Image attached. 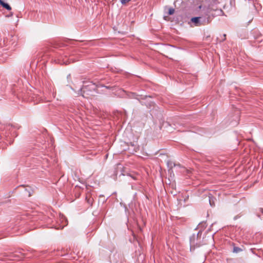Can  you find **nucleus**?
I'll return each instance as SVG.
<instances>
[{
    "label": "nucleus",
    "mask_w": 263,
    "mask_h": 263,
    "mask_svg": "<svg viewBox=\"0 0 263 263\" xmlns=\"http://www.w3.org/2000/svg\"><path fill=\"white\" fill-rule=\"evenodd\" d=\"M209 202H210V204L211 206H213L214 205V203H212V201H211V199L210 198L209 199Z\"/></svg>",
    "instance_id": "obj_13"
},
{
    "label": "nucleus",
    "mask_w": 263,
    "mask_h": 263,
    "mask_svg": "<svg viewBox=\"0 0 263 263\" xmlns=\"http://www.w3.org/2000/svg\"><path fill=\"white\" fill-rule=\"evenodd\" d=\"M10 15L11 16L13 15V13L12 12H11Z\"/></svg>",
    "instance_id": "obj_17"
},
{
    "label": "nucleus",
    "mask_w": 263,
    "mask_h": 263,
    "mask_svg": "<svg viewBox=\"0 0 263 263\" xmlns=\"http://www.w3.org/2000/svg\"><path fill=\"white\" fill-rule=\"evenodd\" d=\"M175 10L173 8H170L168 10V14L172 15L174 13Z\"/></svg>",
    "instance_id": "obj_11"
},
{
    "label": "nucleus",
    "mask_w": 263,
    "mask_h": 263,
    "mask_svg": "<svg viewBox=\"0 0 263 263\" xmlns=\"http://www.w3.org/2000/svg\"><path fill=\"white\" fill-rule=\"evenodd\" d=\"M232 246H233L232 252L234 253H238L243 251V246L242 248L236 247L234 243H232Z\"/></svg>",
    "instance_id": "obj_7"
},
{
    "label": "nucleus",
    "mask_w": 263,
    "mask_h": 263,
    "mask_svg": "<svg viewBox=\"0 0 263 263\" xmlns=\"http://www.w3.org/2000/svg\"><path fill=\"white\" fill-rule=\"evenodd\" d=\"M6 129L10 132V134L13 137H16L17 136L16 131L14 130V127L10 124L7 125L6 126Z\"/></svg>",
    "instance_id": "obj_5"
},
{
    "label": "nucleus",
    "mask_w": 263,
    "mask_h": 263,
    "mask_svg": "<svg viewBox=\"0 0 263 263\" xmlns=\"http://www.w3.org/2000/svg\"><path fill=\"white\" fill-rule=\"evenodd\" d=\"M201 7H202V6H199V8L200 9H201Z\"/></svg>",
    "instance_id": "obj_16"
},
{
    "label": "nucleus",
    "mask_w": 263,
    "mask_h": 263,
    "mask_svg": "<svg viewBox=\"0 0 263 263\" xmlns=\"http://www.w3.org/2000/svg\"><path fill=\"white\" fill-rule=\"evenodd\" d=\"M260 211H261V212L262 213H263V209L260 208Z\"/></svg>",
    "instance_id": "obj_14"
},
{
    "label": "nucleus",
    "mask_w": 263,
    "mask_h": 263,
    "mask_svg": "<svg viewBox=\"0 0 263 263\" xmlns=\"http://www.w3.org/2000/svg\"><path fill=\"white\" fill-rule=\"evenodd\" d=\"M170 126H171V125L169 123H165V127L168 128L167 131L169 132H172V129L169 128Z\"/></svg>",
    "instance_id": "obj_9"
},
{
    "label": "nucleus",
    "mask_w": 263,
    "mask_h": 263,
    "mask_svg": "<svg viewBox=\"0 0 263 263\" xmlns=\"http://www.w3.org/2000/svg\"><path fill=\"white\" fill-rule=\"evenodd\" d=\"M86 199H87V201L89 203H92V199H91L90 198L87 199V197H86Z\"/></svg>",
    "instance_id": "obj_12"
},
{
    "label": "nucleus",
    "mask_w": 263,
    "mask_h": 263,
    "mask_svg": "<svg viewBox=\"0 0 263 263\" xmlns=\"http://www.w3.org/2000/svg\"><path fill=\"white\" fill-rule=\"evenodd\" d=\"M177 165H178L176 164L174 162L172 161H168L167 162L168 173L170 176L168 179L169 182L167 183L166 181H165V184H168L169 185H172V187L174 186V183L175 182L174 180L175 175L173 169L175 168V167Z\"/></svg>",
    "instance_id": "obj_4"
},
{
    "label": "nucleus",
    "mask_w": 263,
    "mask_h": 263,
    "mask_svg": "<svg viewBox=\"0 0 263 263\" xmlns=\"http://www.w3.org/2000/svg\"><path fill=\"white\" fill-rule=\"evenodd\" d=\"M202 232L199 231L197 234H193L190 238V250H194L196 248L199 247L205 243L201 242L199 240L201 238Z\"/></svg>",
    "instance_id": "obj_3"
},
{
    "label": "nucleus",
    "mask_w": 263,
    "mask_h": 263,
    "mask_svg": "<svg viewBox=\"0 0 263 263\" xmlns=\"http://www.w3.org/2000/svg\"><path fill=\"white\" fill-rule=\"evenodd\" d=\"M191 22L193 23L196 26H202V24H200V17H194L191 18Z\"/></svg>",
    "instance_id": "obj_6"
},
{
    "label": "nucleus",
    "mask_w": 263,
    "mask_h": 263,
    "mask_svg": "<svg viewBox=\"0 0 263 263\" xmlns=\"http://www.w3.org/2000/svg\"><path fill=\"white\" fill-rule=\"evenodd\" d=\"M222 12L221 9H214L210 6L205 10V16H199L200 20V24L205 26L211 23L212 17L216 15H219Z\"/></svg>",
    "instance_id": "obj_1"
},
{
    "label": "nucleus",
    "mask_w": 263,
    "mask_h": 263,
    "mask_svg": "<svg viewBox=\"0 0 263 263\" xmlns=\"http://www.w3.org/2000/svg\"><path fill=\"white\" fill-rule=\"evenodd\" d=\"M120 1L122 5L126 4V3H127L130 1V0H120Z\"/></svg>",
    "instance_id": "obj_10"
},
{
    "label": "nucleus",
    "mask_w": 263,
    "mask_h": 263,
    "mask_svg": "<svg viewBox=\"0 0 263 263\" xmlns=\"http://www.w3.org/2000/svg\"><path fill=\"white\" fill-rule=\"evenodd\" d=\"M97 86L92 82H88L87 85H83L81 88V91L82 93L83 97L88 98L90 96H93L97 92Z\"/></svg>",
    "instance_id": "obj_2"
},
{
    "label": "nucleus",
    "mask_w": 263,
    "mask_h": 263,
    "mask_svg": "<svg viewBox=\"0 0 263 263\" xmlns=\"http://www.w3.org/2000/svg\"><path fill=\"white\" fill-rule=\"evenodd\" d=\"M4 62V60H1L0 59V62Z\"/></svg>",
    "instance_id": "obj_15"
},
{
    "label": "nucleus",
    "mask_w": 263,
    "mask_h": 263,
    "mask_svg": "<svg viewBox=\"0 0 263 263\" xmlns=\"http://www.w3.org/2000/svg\"><path fill=\"white\" fill-rule=\"evenodd\" d=\"M127 175L130 177L134 180H138V178L139 177L138 175L135 173H129L127 174Z\"/></svg>",
    "instance_id": "obj_8"
}]
</instances>
